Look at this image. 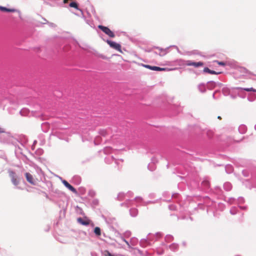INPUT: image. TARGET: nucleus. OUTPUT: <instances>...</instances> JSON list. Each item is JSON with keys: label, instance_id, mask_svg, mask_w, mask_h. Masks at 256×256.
I'll use <instances>...</instances> for the list:
<instances>
[{"label": "nucleus", "instance_id": "obj_10", "mask_svg": "<svg viewBox=\"0 0 256 256\" xmlns=\"http://www.w3.org/2000/svg\"><path fill=\"white\" fill-rule=\"evenodd\" d=\"M94 232L97 236L101 235V230L99 227H96L94 229Z\"/></svg>", "mask_w": 256, "mask_h": 256}, {"label": "nucleus", "instance_id": "obj_6", "mask_svg": "<svg viewBox=\"0 0 256 256\" xmlns=\"http://www.w3.org/2000/svg\"><path fill=\"white\" fill-rule=\"evenodd\" d=\"M63 184L70 191L74 194L77 193V191L72 185H70L66 180H64L62 181Z\"/></svg>", "mask_w": 256, "mask_h": 256}, {"label": "nucleus", "instance_id": "obj_13", "mask_svg": "<svg viewBox=\"0 0 256 256\" xmlns=\"http://www.w3.org/2000/svg\"><path fill=\"white\" fill-rule=\"evenodd\" d=\"M160 51V52L159 54L160 56H163L164 55H165L166 54V52L165 50H162V49H158Z\"/></svg>", "mask_w": 256, "mask_h": 256}, {"label": "nucleus", "instance_id": "obj_11", "mask_svg": "<svg viewBox=\"0 0 256 256\" xmlns=\"http://www.w3.org/2000/svg\"><path fill=\"white\" fill-rule=\"evenodd\" d=\"M70 6L71 8H74L77 10L78 9V4L75 2H72L70 4Z\"/></svg>", "mask_w": 256, "mask_h": 256}, {"label": "nucleus", "instance_id": "obj_18", "mask_svg": "<svg viewBox=\"0 0 256 256\" xmlns=\"http://www.w3.org/2000/svg\"><path fill=\"white\" fill-rule=\"evenodd\" d=\"M82 220V219L81 218H78V221L79 222H80Z\"/></svg>", "mask_w": 256, "mask_h": 256}, {"label": "nucleus", "instance_id": "obj_14", "mask_svg": "<svg viewBox=\"0 0 256 256\" xmlns=\"http://www.w3.org/2000/svg\"><path fill=\"white\" fill-rule=\"evenodd\" d=\"M218 64L220 66H225V63L222 62H217Z\"/></svg>", "mask_w": 256, "mask_h": 256}, {"label": "nucleus", "instance_id": "obj_1", "mask_svg": "<svg viewBox=\"0 0 256 256\" xmlns=\"http://www.w3.org/2000/svg\"><path fill=\"white\" fill-rule=\"evenodd\" d=\"M98 28L110 37L114 38L115 36L114 33L108 28L101 25H99Z\"/></svg>", "mask_w": 256, "mask_h": 256}, {"label": "nucleus", "instance_id": "obj_8", "mask_svg": "<svg viewBox=\"0 0 256 256\" xmlns=\"http://www.w3.org/2000/svg\"><path fill=\"white\" fill-rule=\"evenodd\" d=\"M204 72H205L209 73L210 74H220V72H217L214 70H210L208 68H204Z\"/></svg>", "mask_w": 256, "mask_h": 256}, {"label": "nucleus", "instance_id": "obj_12", "mask_svg": "<svg viewBox=\"0 0 256 256\" xmlns=\"http://www.w3.org/2000/svg\"><path fill=\"white\" fill-rule=\"evenodd\" d=\"M244 90L246 92H256V90L253 88H244Z\"/></svg>", "mask_w": 256, "mask_h": 256}, {"label": "nucleus", "instance_id": "obj_16", "mask_svg": "<svg viewBox=\"0 0 256 256\" xmlns=\"http://www.w3.org/2000/svg\"><path fill=\"white\" fill-rule=\"evenodd\" d=\"M82 224H84V225H87L88 224V222H81Z\"/></svg>", "mask_w": 256, "mask_h": 256}, {"label": "nucleus", "instance_id": "obj_17", "mask_svg": "<svg viewBox=\"0 0 256 256\" xmlns=\"http://www.w3.org/2000/svg\"><path fill=\"white\" fill-rule=\"evenodd\" d=\"M124 241L126 242V243L128 244V246H130L128 242L126 240H124Z\"/></svg>", "mask_w": 256, "mask_h": 256}, {"label": "nucleus", "instance_id": "obj_3", "mask_svg": "<svg viewBox=\"0 0 256 256\" xmlns=\"http://www.w3.org/2000/svg\"><path fill=\"white\" fill-rule=\"evenodd\" d=\"M10 176L11 178L12 184L15 186H17L18 184V181L17 180L15 172L12 171L10 172Z\"/></svg>", "mask_w": 256, "mask_h": 256}, {"label": "nucleus", "instance_id": "obj_7", "mask_svg": "<svg viewBox=\"0 0 256 256\" xmlns=\"http://www.w3.org/2000/svg\"><path fill=\"white\" fill-rule=\"evenodd\" d=\"M25 176H26V179L27 180V181L32 184H35V181L33 178V176H32L28 173V172H26L25 174Z\"/></svg>", "mask_w": 256, "mask_h": 256}, {"label": "nucleus", "instance_id": "obj_9", "mask_svg": "<svg viewBox=\"0 0 256 256\" xmlns=\"http://www.w3.org/2000/svg\"><path fill=\"white\" fill-rule=\"evenodd\" d=\"M0 10L4 12H15L16 10L14 8H8L5 7L0 6Z\"/></svg>", "mask_w": 256, "mask_h": 256}, {"label": "nucleus", "instance_id": "obj_4", "mask_svg": "<svg viewBox=\"0 0 256 256\" xmlns=\"http://www.w3.org/2000/svg\"><path fill=\"white\" fill-rule=\"evenodd\" d=\"M145 68H146L148 69H150L152 70H157V71H164L166 70V68H162L156 66H150V65H144Z\"/></svg>", "mask_w": 256, "mask_h": 256}, {"label": "nucleus", "instance_id": "obj_15", "mask_svg": "<svg viewBox=\"0 0 256 256\" xmlns=\"http://www.w3.org/2000/svg\"><path fill=\"white\" fill-rule=\"evenodd\" d=\"M100 56L101 58H103V59H106V56H103V55H100Z\"/></svg>", "mask_w": 256, "mask_h": 256}, {"label": "nucleus", "instance_id": "obj_2", "mask_svg": "<svg viewBox=\"0 0 256 256\" xmlns=\"http://www.w3.org/2000/svg\"><path fill=\"white\" fill-rule=\"evenodd\" d=\"M106 42L109 44V46L112 48L117 50L120 52H122V50H121V46L120 44H118L114 42L107 40Z\"/></svg>", "mask_w": 256, "mask_h": 256}, {"label": "nucleus", "instance_id": "obj_19", "mask_svg": "<svg viewBox=\"0 0 256 256\" xmlns=\"http://www.w3.org/2000/svg\"><path fill=\"white\" fill-rule=\"evenodd\" d=\"M2 132V128H0V132Z\"/></svg>", "mask_w": 256, "mask_h": 256}, {"label": "nucleus", "instance_id": "obj_5", "mask_svg": "<svg viewBox=\"0 0 256 256\" xmlns=\"http://www.w3.org/2000/svg\"><path fill=\"white\" fill-rule=\"evenodd\" d=\"M186 64L188 66H194V67L202 66L204 65V63L201 62H192L191 61H187Z\"/></svg>", "mask_w": 256, "mask_h": 256}]
</instances>
